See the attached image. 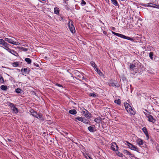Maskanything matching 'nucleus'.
<instances>
[{
	"instance_id": "obj_1",
	"label": "nucleus",
	"mask_w": 159,
	"mask_h": 159,
	"mask_svg": "<svg viewBox=\"0 0 159 159\" xmlns=\"http://www.w3.org/2000/svg\"><path fill=\"white\" fill-rule=\"evenodd\" d=\"M10 45L5 42L3 39H0V46L15 56H17L18 54L14 50L9 48Z\"/></svg>"
},
{
	"instance_id": "obj_2",
	"label": "nucleus",
	"mask_w": 159,
	"mask_h": 159,
	"mask_svg": "<svg viewBox=\"0 0 159 159\" xmlns=\"http://www.w3.org/2000/svg\"><path fill=\"white\" fill-rule=\"evenodd\" d=\"M124 105L126 110L128 113L133 115L135 114L134 111L132 108L131 106L129 103L126 102H125L124 103Z\"/></svg>"
},
{
	"instance_id": "obj_3",
	"label": "nucleus",
	"mask_w": 159,
	"mask_h": 159,
	"mask_svg": "<svg viewBox=\"0 0 159 159\" xmlns=\"http://www.w3.org/2000/svg\"><path fill=\"white\" fill-rule=\"evenodd\" d=\"M5 42L7 41L8 43L14 45H19L20 43L16 41V40L14 37H12L11 38H5V40H4Z\"/></svg>"
},
{
	"instance_id": "obj_4",
	"label": "nucleus",
	"mask_w": 159,
	"mask_h": 159,
	"mask_svg": "<svg viewBox=\"0 0 159 159\" xmlns=\"http://www.w3.org/2000/svg\"><path fill=\"white\" fill-rule=\"evenodd\" d=\"M112 33L113 34L119 37H120L121 38H122L123 39L129 40H130L131 41L133 40V39L132 38H131L130 37H129L126 36L124 35L123 34L117 33H115L113 31L112 32Z\"/></svg>"
},
{
	"instance_id": "obj_5",
	"label": "nucleus",
	"mask_w": 159,
	"mask_h": 159,
	"mask_svg": "<svg viewBox=\"0 0 159 159\" xmlns=\"http://www.w3.org/2000/svg\"><path fill=\"white\" fill-rule=\"evenodd\" d=\"M69 29L70 31L72 33H74L75 32V30L74 26L73 25V22L71 20H70L68 23Z\"/></svg>"
},
{
	"instance_id": "obj_6",
	"label": "nucleus",
	"mask_w": 159,
	"mask_h": 159,
	"mask_svg": "<svg viewBox=\"0 0 159 159\" xmlns=\"http://www.w3.org/2000/svg\"><path fill=\"white\" fill-rule=\"evenodd\" d=\"M125 144L127 145L129 147V148L135 151H138L139 150L138 148L131 143L126 141V143H125Z\"/></svg>"
},
{
	"instance_id": "obj_7",
	"label": "nucleus",
	"mask_w": 159,
	"mask_h": 159,
	"mask_svg": "<svg viewBox=\"0 0 159 159\" xmlns=\"http://www.w3.org/2000/svg\"><path fill=\"white\" fill-rule=\"evenodd\" d=\"M149 7H152L154 8L159 9V5L154 4L152 3L149 2L148 3Z\"/></svg>"
},
{
	"instance_id": "obj_8",
	"label": "nucleus",
	"mask_w": 159,
	"mask_h": 159,
	"mask_svg": "<svg viewBox=\"0 0 159 159\" xmlns=\"http://www.w3.org/2000/svg\"><path fill=\"white\" fill-rule=\"evenodd\" d=\"M111 150L113 151H117L118 149V147L117 145L115 143H114L112 144V145L111 146Z\"/></svg>"
},
{
	"instance_id": "obj_9",
	"label": "nucleus",
	"mask_w": 159,
	"mask_h": 159,
	"mask_svg": "<svg viewBox=\"0 0 159 159\" xmlns=\"http://www.w3.org/2000/svg\"><path fill=\"white\" fill-rule=\"evenodd\" d=\"M34 113H35V114H33V116L37 118L41 119L42 120H43L42 117V115L40 113H39L37 114V113L35 112H34Z\"/></svg>"
},
{
	"instance_id": "obj_10",
	"label": "nucleus",
	"mask_w": 159,
	"mask_h": 159,
	"mask_svg": "<svg viewBox=\"0 0 159 159\" xmlns=\"http://www.w3.org/2000/svg\"><path fill=\"white\" fill-rule=\"evenodd\" d=\"M83 114L86 117L88 118L90 117V115L89 112L86 110L83 111Z\"/></svg>"
},
{
	"instance_id": "obj_11",
	"label": "nucleus",
	"mask_w": 159,
	"mask_h": 159,
	"mask_svg": "<svg viewBox=\"0 0 159 159\" xmlns=\"http://www.w3.org/2000/svg\"><path fill=\"white\" fill-rule=\"evenodd\" d=\"M21 71L23 73L28 74L30 72V70L28 68H22L21 70Z\"/></svg>"
},
{
	"instance_id": "obj_12",
	"label": "nucleus",
	"mask_w": 159,
	"mask_h": 159,
	"mask_svg": "<svg viewBox=\"0 0 159 159\" xmlns=\"http://www.w3.org/2000/svg\"><path fill=\"white\" fill-rule=\"evenodd\" d=\"M136 142L137 143L139 146H141L143 143V140L140 139L138 138L137 139Z\"/></svg>"
},
{
	"instance_id": "obj_13",
	"label": "nucleus",
	"mask_w": 159,
	"mask_h": 159,
	"mask_svg": "<svg viewBox=\"0 0 159 159\" xmlns=\"http://www.w3.org/2000/svg\"><path fill=\"white\" fill-rule=\"evenodd\" d=\"M148 120L153 123H154L156 121V120L153 118V117L151 115L148 116Z\"/></svg>"
},
{
	"instance_id": "obj_14",
	"label": "nucleus",
	"mask_w": 159,
	"mask_h": 159,
	"mask_svg": "<svg viewBox=\"0 0 159 159\" xmlns=\"http://www.w3.org/2000/svg\"><path fill=\"white\" fill-rule=\"evenodd\" d=\"M123 152L124 154L130 156L131 157H134V154H131L130 152L127 150H124L123 151Z\"/></svg>"
},
{
	"instance_id": "obj_15",
	"label": "nucleus",
	"mask_w": 159,
	"mask_h": 159,
	"mask_svg": "<svg viewBox=\"0 0 159 159\" xmlns=\"http://www.w3.org/2000/svg\"><path fill=\"white\" fill-rule=\"evenodd\" d=\"M11 108L12 110L13 113L16 114L18 113V109L16 108L15 106L14 107H11Z\"/></svg>"
},
{
	"instance_id": "obj_16",
	"label": "nucleus",
	"mask_w": 159,
	"mask_h": 159,
	"mask_svg": "<svg viewBox=\"0 0 159 159\" xmlns=\"http://www.w3.org/2000/svg\"><path fill=\"white\" fill-rule=\"evenodd\" d=\"M142 130L147 137V139H149L148 134L146 128L145 127H143L142 129Z\"/></svg>"
},
{
	"instance_id": "obj_17",
	"label": "nucleus",
	"mask_w": 159,
	"mask_h": 159,
	"mask_svg": "<svg viewBox=\"0 0 159 159\" xmlns=\"http://www.w3.org/2000/svg\"><path fill=\"white\" fill-rule=\"evenodd\" d=\"M69 113L72 115L75 114L77 113L75 109L70 110L69 111Z\"/></svg>"
},
{
	"instance_id": "obj_18",
	"label": "nucleus",
	"mask_w": 159,
	"mask_h": 159,
	"mask_svg": "<svg viewBox=\"0 0 159 159\" xmlns=\"http://www.w3.org/2000/svg\"><path fill=\"white\" fill-rule=\"evenodd\" d=\"M77 120H78L80 121L81 122L84 121L83 119V118L79 116L76 117L74 119L75 121H77Z\"/></svg>"
},
{
	"instance_id": "obj_19",
	"label": "nucleus",
	"mask_w": 159,
	"mask_h": 159,
	"mask_svg": "<svg viewBox=\"0 0 159 159\" xmlns=\"http://www.w3.org/2000/svg\"><path fill=\"white\" fill-rule=\"evenodd\" d=\"M136 67L134 64V63H133L130 64V69L131 70H134V69Z\"/></svg>"
},
{
	"instance_id": "obj_20",
	"label": "nucleus",
	"mask_w": 159,
	"mask_h": 159,
	"mask_svg": "<svg viewBox=\"0 0 159 159\" xmlns=\"http://www.w3.org/2000/svg\"><path fill=\"white\" fill-rule=\"evenodd\" d=\"M1 89L4 91H6L7 89V87L6 85H2L0 87Z\"/></svg>"
},
{
	"instance_id": "obj_21",
	"label": "nucleus",
	"mask_w": 159,
	"mask_h": 159,
	"mask_svg": "<svg viewBox=\"0 0 159 159\" xmlns=\"http://www.w3.org/2000/svg\"><path fill=\"white\" fill-rule=\"evenodd\" d=\"M54 12L55 14H58L59 13V9L57 7H55L54 8Z\"/></svg>"
},
{
	"instance_id": "obj_22",
	"label": "nucleus",
	"mask_w": 159,
	"mask_h": 159,
	"mask_svg": "<svg viewBox=\"0 0 159 159\" xmlns=\"http://www.w3.org/2000/svg\"><path fill=\"white\" fill-rule=\"evenodd\" d=\"M101 118L100 117H98L94 120V121L97 123H99L101 121Z\"/></svg>"
},
{
	"instance_id": "obj_23",
	"label": "nucleus",
	"mask_w": 159,
	"mask_h": 159,
	"mask_svg": "<svg viewBox=\"0 0 159 159\" xmlns=\"http://www.w3.org/2000/svg\"><path fill=\"white\" fill-rule=\"evenodd\" d=\"M112 4L115 6L118 5L117 1L116 0H111Z\"/></svg>"
},
{
	"instance_id": "obj_24",
	"label": "nucleus",
	"mask_w": 159,
	"mask_h": 159,
	"mask_svg": "<svg viewBox=\"0 0 159 159\" xmlns=\"http://www.w3.org/2000/svg\"><path fill=\"white\" fill-rule=\"evenodd\" d=\"M25 61L29 64H30L31 63V60L29 58H26L25 59Z\"/></svg>"
},
{
	"instance_id": "obj_25",
	"label": "nucleus",
	"mask_w": 159,
	"mask_h": 159,
	"mask_svg": "<svg viewBox=\"0 0 159 159\" xmlns=\"http://www.w3.org/2000/svg\"><path fill=\"white\" fill-rule=\"evenodd\" d=\"M12 65L14 67H17L19 65V63L18 62H14L12 63Z\"/></svg>"
},
{
	"instance_id": "obj_26",
	"label": "nucleus",
	"mask_w": 159,
	"mask_h": 159,
	"mask_svg": "<svg viewBox=\"0 0 159 159\" xmlns=\"http://www.w3.org/2000/svg\"><path fill=\"white\" fill-rule=\"evenodd\" d=\"M88 129L89 131H90V132H94V129L91 126H90L88 128Z\"/></svg>"
},
{
	"instance_id": "obj_27",
	"label": "nucleus",
	"mask_w": 159,
	"mask_h": 159,
	"mask_svg": "<svg viewBox=\"0 0 159 159\" xmlns=\"http://www.w3.org/2000/svg\"><path fill=\"white\" fill-rule=\"evenodd\" d=\"M114 102L118 105H120V99L115 100Z\"/></svg>"
},
{
	"instance_id": "obj_28",
	"label": "nucleus",
	"mask_w": 159,
	"mask_h": 159,
	"mask_svg": "<svg viewBox=\"0 0 159 159\" xmlns=\"http://www.w3.org/2000/svg\"><path fill=\"white\" fill-rule=\"evenodd\" d=\"M90 64L94 68H96L97 66L93 61H91L90 62Z\"/></svg>"
},
{
	"instance_id": "obj_29",
	"label": "nucleus",
	"mask_w": 159,
	"mask_h": 159,
	"mask_svg": "<svg viewBox=\"0 0 159 159\" xmlns=\"http://www.w3.org/2000/svg\"><path fill=\"white\" fill-rule=\"evenodd\" d=\"M19 49L23 51H26L28 50V48H25L23 47H20Z\"/></svg>"
},
{
	"instance_id": "obj_30",
	"label": "nucleus",
	"mask_w": 159,
	"mask_h": 159,
	"mask_svg": "<svg viewBox=\"0 0 159 159\" xmlns=\"http://www.w3.org/2000/svg\"><path fill=\"white\" fill-rule=\"evenodd\" d=\"M153 53L152 52H150L149 54V57H150V58L152 59H153Z\"/></svg>"
},
{
	"instance_id": "obj_31",
	"label": "nucleus",
	"mask_w": 159,
	"mask_h": 159,
	"mask_svg": "<svg viewBox=\"0 0 159 159\" xmlns=\"http://www.w3.org/2000/svg\"><path fill=\"white\" fill-rule=\"evenodd\" d=\"M21 89H20L18 88L15 90L16 92L17 93H20L21 91Z\"/></svg>"
},
{
	"instance_id": "obj_32",
	"label": "nucleus",
	"mask_w": 159,
	"mask_h": 159,
	"mask_svg": "<svg viewBox=\"0 0 159 159\" xmlns=\"http://www.w3.org/2000/svg\"><path fill=\"white\" fill-rule=\"evenodd\" d=\"M0 82L1 83H3L4 82V79L2 76L0 75Z\"/></svg>"
},
{
	"instance_id": "obj_33",
	"label": "nucleus",
	"mask_w": 159,
	"mask_h": 159,
	"mask_svg": "<svg viewBox=\"0 0 159 159\" xmlns=\"http://www.w3.org/2000/svg\"><path fill=\"white\" fill-rule=\"evenodd\" d=\"M0 82L1 83H3L4 82V79L2 76L0 75Z\"/></svg>"
},
{
	"instance_id": "obj_34",
	"label": "nucleus",
	"mask_w": 159,
	"mask_h": 159,
	"mask_svg": "<svg viewBox=\"0 0 159 159\" xmlns=\"http://www.w3.org/2000/svg\"><path fill=\"white\" fill-rule=\"evenodd\" d=\"M0 82L1 83H3L4 82V79L2 76L0 75Z\"/></svg>"
},
{
	"instance_id": "obj_35",
	"label": "nucleus",
	"mask_w": 159,
	"mask_h": 159,
	"mask_svg": "<svg viewBox=\"0 0 159 159\" xmlns=\"http://www.w3.org/2000/svg\"><path fill=\"white\" fill-rule=\"evenodd\" d=\"M109 85L111 86H116L115 84L114 83H110L109 84Z\"/></svg>"
},
{
	"instance_id": "obj_36",
	"label": "nucleus",
	"mask_w": 159,
	"mask_h": 159,
	"mask_svg": "<svg viewBox=\"0 0 159 159\" xmlns=\"http://www.w3.org/2000/svg\"><path fill=\"white\" fill-rule=\"evenodd\" d=\"M83 121H82V122H83L84 123H85L86 124H88L89 122L88 121H87V120L85 119H83Z\"/></svg>"
},
{
	"instance_id": "obj_37",
	"label": "nucleus",
	"mask_w": 159,
	"mask_h": 159,
	"mask_svg": "<svg viewBox=\"0 0 159 159\" xmlns=\"http://www.w3.org/2000/svg\"><path fill=\"white\" fill-rule=\"evenodd\" d=\"M86 4V2L83 0H82V2H81V4H83L84 5H85Z\"/></svg>"
},
{
	"instance_id": "obj_38",
	"label": "nucleus",
	"mask_w": 159,
	"mask_h": 159,
	"mask_svg": "<svg viewBox=\"0 0 159 159\" xmlns=\"http://www.w3.org/2000/svg\"><path fill=\"white\" fill-rule=\"evenodd\" d=\"M9 105L11 107H14L15 106V105L12 103H10V104H9Z\"/></svg>"
},
{
	"instance_id": "obj_39",
	"label": "nucleus",
	"mask_w": 159,
	"mask_h": 159,
	"mask_svg": "<svg viewBox=\"0 0 159 159\" xmlns=\"http://www.w3.org/2000/svg\"><path fill=\"white\" fill-rule=\"evenodd\" d=\"M89 96H93V97H95L96 96V95L94 93H91L89 95Z\"/></svg>"
},
{
	"instance_id": "obj_40",
	"label": "nucleus",
	"mask_w": 159,
	"mask_h": 159,
	"mask_svg": "<svg viewBox=\"0 0 159 159\" xmlns=\"http://www.w3.org/2000/svg\"><path fill=\"white\" fill-rule=\"evenodd\" d=\"M118 156L120 157H122L123 156V154L121 153H119V154H118Z\"/></svg>"
},
{
	"instance_id": "obj_41",
	"label": "nucleus",
	"mask_w": 159,
	"mask_h": 159,
	"mask_svg": "<svg viewBox=\"0 0 159 159\" xmlns=\"http://www.w3.org/2000/svg\"><path fill=\"white\" fill-rule=\"evenodd\" d=\"M8 141L9 142H12V141L11 139H7L6 141Z\"/></svg>"
},
{
	"instance_id": "obj_42",
	"label": "nucleus",
	"mask_w": 159,
	"mask_h": 159,
	"mask_svg": "<svg viewBox=\"0 0 159 159\" xmlns=\"http://www.w3.org/2000/svg\"><path fill=\"white\" fill-rule=\"evenodd\" d=\"M34 65H35V66L37 67H39V65L37 63H34Z\"/></svg>"
},
{
	"instance_id": "obj_43",
	"label": "nucleus",
	"mask_w": 159,
	"mask_h": 159,
	"mask_svg": "<svg viewBox=\"0 0 159 159\" xmlns=\"http://www.w3.org/2000/svg\"><path fill=\"white\" fill-rule=\"evenodd\" d=\"M95 69V70L98 72H99V69H98L97 67H96V68H94Z\"/></svg>"
},
{
	"instance_id": "obj_44",
	"label": "nucleus",
	"mask_w": 159,
	"mask_h": 159,
	"mask_svg": "<svg viewBox=\"0 0 159 159\" xmlns=\"http://www.w3.org/2000/svg\"><path fill=\"white\" fill-rule=\"evenodd\" d=\"M146 4L145 3H143L142 4H141V5L144 6V7H146Z\"/></svg>"
},
{
	"instance_id": "obj_45",
	"label": "nucleus",
	"mask_w": 159,
	"mask_h": 159,
	"mask_svg": "<svg viewBox=\"0 0 159 159\" xmlns=\"http://www.w3.org/2000/svg\"><path fill=\"white\" fill-rule=\"evenodd\" d=\"M56 85L59 87H62V86L61 85L59 84H57Z\"/></svg>"
},
{
	"instance_id": "obj_46",
	"label": "nucleus",
	"mask_w": 159,
	"mask_h": 159,
	"mask_svg": "<svg viewBox=\"0 0 159 159\" xmlns=\"http://www.w3.org/2000/svg\"><path fill=\"white\" fill-rule=\"evenodd\" d=\"M148 5V3L146 4V7H149Z\"/></svg>"
},
{
	"instance_id": "obj_47",
	"label": "nucleus",
	"mask_w": 159,
	"mask_h": 159,
	"mask_svg": "<svg viewBox=\"0 0 159 159\" xmlns=\"http://www.w3.org/2000/svg\"><path fill=\"white\" fill-rule=\"evenodd\" d=\"M98 73L99 74H100V73H101V71L100 70H99V72H98Z\"/></svg>"
},
{
	"instance_id": "obj_48",
	"label": "nucleus",
	"mask_w": 159,
	"mask_h": 159,
	"mask_svg": "<svg viewBox=\"0 0 159 159\" xmlns=\"http://www.w3.org/2000/svg\"><path fill=\"white\" fill-rule=\"evenodd\" d=\"M89 159H92V158H90V157H89Z\"/></svg>"
}]
</instances>
